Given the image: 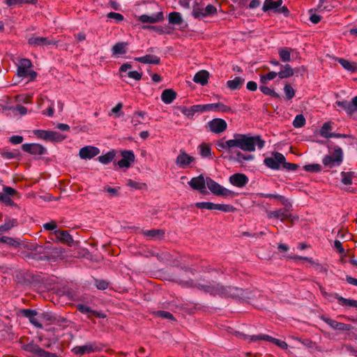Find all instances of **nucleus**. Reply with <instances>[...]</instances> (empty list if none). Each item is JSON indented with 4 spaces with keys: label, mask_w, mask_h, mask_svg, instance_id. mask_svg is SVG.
Listing matches in <instances>:
<instances>
[{
    "label": "nucleus",
    "mask_w": 357,
    "mask_h": 357,
    "mask_svg": "<svg viewBox=\"0 0 357 357\" xmlns=\"http://www.w3.org/2000/svg\"><path fill=\"white\" fill-rule=\"evenodd\" d=\"M245 82V79L240 77H236L234 79L227 82V87L231 90H236L240 89Z\"/></svg>",
    "instance_id": "c85d7f7f"
},
{
    "label": "nucleus",
    "mask_w": 357,
    "mask_h": 357,
    "mask_svg": "<svg viewBox=\"0 0 357 357\" xmlns=\"http://www.w3.org/2000/svg\"><path fill=\"white\" fill-rule=\"evenodd\" d=\"M154 314L156 317H161L162 319H169V320H174L172 314H171L169 312L160 310V311L155 312Z\"/></svg>",
    "instance_id": "603ef678"
},
{
    "label": "nucleus",
    "mask_w": 357,
    "mask_h": 357,
    "mask_svg": "<svg viewBox=\"0 0 357 357\" xmlns=\"http://www.w3.org/2000/svg\"><path fill=\"white\" fill-rule=\"evenodd\" d=\"M265 142L261 139L260 136H252L250 135L238 134L233 135V138L225 140L221 139L216 142V149L220 151H225L234 154L229 157L238 164H243L245 162L252 161L255 156L251 154H245L241 151L234 150L239 149L243 151L254 152L257 146L259 149L264 146Z\"/></svg>",
    "instance_id": "f257e3e1"
},
{
    "label": "nucleus",
    "mask_w": 357,
    "mask_h": 357,
    "mask_svg": "<svg viewBox=\"0 0 357 357\" xmlns=\"http://www.w3.org/2000/svg\"><path fill=\"white\" fill-rule=\"evenodd\" d=\"M32 67L31 61L28 59H22L19 61L17 65V75L20 77H29L31 80H33L37 73L31 70Z\"/></svg>",
    "instance_id": "20e7f679"
},
{
    "label": "nucleus",
    "mask_w": 357,
    "mask_h": 357,
    "mask_svg": "<svg viewBox=\"0 0 357 357\" xmlns=\"http://www.w3.org/2000/svg\"><path fill=\"white\" fill-rule=\"evenodd\" d=\"M23 349L30 353L33 357H41L43 349L34 343H29L23 346Z\"/></svg>",
    "instance_id": "b1692460"
},
{
    "label": "nucleus",
    "mask_w": 357,
    "mask_h": 357,
    "mask_svg": "<svg viewBox=\"0 0 357 357\" xmlns=\"http://www.w3.org/2000/svg\"><path fill=\"white\" fill-rule=\"evenodd\" d=\"M284 161L285 158L282 153H275L273 156L266 158L264 162L271 169H278Z\"/></svg>",
    "instance_id": "9d476101"
},
{
    "label": "nucleus",
    "mask_w": 357,
    "mask_h": 357,
    "mask_svg": "<svg viewBox=\"0 0 357 357\" xmlns=\"http://www.w3.org/2000/svg\"><path fill=\"white\" fill-rule=\"evenodd\" d=\"M100 153L98 148L93 146H86L80 149L79 156L84 160L91 159Z\"/></svg>",
    "instance_id": "ddd939ff"
},
{
    "label": "nucleus",
    "mask_w": 357,
    "mask_h": 357,
    "mask_svg": "<svg viewBox=\"0 0 357 357\" xmlns=\"http://www.w3.org/2000/svg\"><path fill=\"white\" fill-rule=\"evenodd\" d=\"M278 9L276 2L273 1V0H265L262 10L266 12L269 10H273L277 12V10Z\"/></svg>",
    "instance_id": "37998d69"
},
{
    "label": "nucleus",
    "mask_w": 357,
    "mask_h": 357,
    "mask_svg": "<svg viewBox=\"0 0 357 357\" xmlns=\"http://www.w3.org/2000/svg\"><path fill=\"white\" fill-rule=\"evenodd\" d=\"M342 150L339 147H336L332 154L326 155L323 158L322 162L324 166L332 168L336 166H339L342 162Z\"/></svg>",
    "instance_id": "423d86ee"
},
{
    "label": "nucleus",
    "mask_w": 357,
    "mask_h": 357,
    "mask_svg": "<svg viewBox=\"0 0 357 357\" xmlns=\"http://www.w3.org/2000/svg\"><path fill=\"white\" fill-rule=\"evenodd\" d=\"M116 152L114 150L110 151L107 152L106 154L103 155H100L98 157V161L104 165L109 163L115 157Z\"/></svg>",
    "instance_id": "c9c22d12"
},
{
    "label": "nucleus",
    "mask_w": 357,
    "mask_h": 357,
    "mask_svg": "<svg viewBox=\"0 0 357 357\" xmlns=\"http://www.w3.org/2000/svg\"><path fill=\"white\" fill-rule=\"evenodd\" d=\"M95 351V346L91 344H85L83 346L75 347L72 349V351L77 356H82L85 354H89Z\"/></svg>",
    "instance_id": "393cba45"
},
{
    "label": "nucleus",
    "mask_w": 357,
    "mask_h": 357,
    "mask_svg": "<svg viewBox=\"0 0 357 357\" xmlns=\"http://www.w3.org/2000/svg\"><path fill=\"white\" fill-rule=\"evenodd\" d=\"M354 172H344L341 173L342 179L341 181L344 185H350L352 183V178L354 177Z\"/></svg>",
    "instance_id": "c03bdc74"
},
{
    "label": "nucleus",
    "mask_w": 357,
    "mask_h": 357,
    "mask_svg": "<svg viewBox=\"0 0 357 357\" xmlns=\"http://www.w3.org/2000/svg\"><path fill=\"white\" fill-rule=\"evenodd\" d=\"M22 313L26 317L29 319V321L36 327L38 328H43L41 320H40V315L38 317H36L37 312L35 310H31L28 309L23 310Z\"/></svg>",
    "instance_id": "aec40b11"
},
{
    "label": "nucleus",
    "mask_w": 357,
    "mask_h": 357,
    "mask_svg": "<svg viewBox=\"0 0 357 357\" xmlns=\"http://www.w3.org/2000/svg\"><path fill=\"white\" fill-rule=\"evenodd\" d=\"M321 319L327 324L331 328L335 331H347L351 329V326L349 324L337 322L329 317L322 316L321 317Z\"/></svg>",
    "instance_id": "4468645a"
},
{
    "label": "nucleus",
    "mask_w": 357,
    "mask_h": 357,
    "mask_svg": "<svg viewBox=\"0 0 357 357\" xmlns=\"http://www.w3.org/2000/svg\"><path fill=\"white\" fill-rule=\"evenodd\" d=\"M22 150L32 155H43L46 153V149L39 144H24Z\"/></svg>",
    "instance_id": "2eb2a0df"
},
{
    "label": "nucleus",
    "mask_w": 357,
    "mask_h": 357,
    "mask_svg": "<svg viewBox=\"0 0 357 357\" xmlns=\"http://www.w3.org/2000/svg\"><path fill=\"white\" fill-rule=\"evenodd\" d=\"M17 225V221L15 220H11L6 222H5L3 225L0 226V231H6L10 230L11 228L14 227Z\"/></svg>",
    "instance_id": "09e8293b"
},
{
    "label": "nucleus",
    "mask_w": 357,
    "mask_h": 357,
    "mask_svg": "<svg viewBox=\"0 0 357 357\" xmlns=\"http://www.w3.org/2000/svg\"><path fill=\"white\" fill-rule=\"evenodd\" d=\"M284 91L287 99H291L295 96V91L289 84L284 86Z\"/></svg>",
    "instance_id": "6e6d98bb"
},
{
    "label": "nucleus",
    "mask_w": 357,
    "mask_h": 357,
    "mask_svg": "<svg viewBox=\"0 0 357 357\" xmlns=\"http://www.w3.org/2000/svg\"><path fill=\"white\" fill-rule=\"evenodd\" d=\"M128 76L135 80H140L142 77V73L137 71H128Z\"/></svg>",
    "instance_id": "052dcab7"
},
{
    "label": "nucleus",
    "mask_w": 357,
    "mask_h": 357,
    "mask_svg": "<svg viewBox=\"0 0 357 357\" xmlns=\"http://www.w3.org/2000/svg\"><path fill=\"white\" fill-rule=\"evenodd\" d=\"M207 109L208 111H213L215 112L228 113L233 112L231 107L224 105L222 102L207 104Z\"/></svg>",
    "instance_id": "5701e85b"
},
{
    "label": "nucleus",
    "mask_w": 357,
    "mask_h": 357,
    "mask_svg": "<svg viewBox=\"0 0 357 357\" xmlns=\"http://www.w3.org/2000/svg\"><path fill=\"white\" fill-rule=\"evenodd\" d=\"M77 309L79 312L84 314H87L89 316H92L93 310L91 309L89 306L84 305H78Z\"/></svg>",
    "instance_id": "13d9d810"
},
{
    "label": "nucleus",
    "mask_w": 357,
    "mask_h": 357,
    "mask_svg": "<svg viewBox=\"0 0 357 357\" xmlns=\"http://www.w3.org/2000/svg\"><path fill=\"white\" fill-rule=\"evenodd\" d=\"M33 133L37 137L50 142H61L65 139V136L58 132L44 130H35Z\"/></svg>",
    "instance_id": "6e6552de"
},
{
    "label": "nucleus",
    "mask_w": 357,
    "mask_h": 357,
    "mask_svg": "<svg viewBox=\"0 0 357 357\" xmlns=\"http://www.w3.org/2000/svg\"><path fill=\"white\" fill-rule=\"evenodd\" d=\"M336 104L343 108L348 114L350 115L352 114L353 112V107L354 105L351 104V102H349L347 100L343 101H337Z\"/></svg>",
    "instance_id": "58836bf2"
},
{
    "label": "nucleus",
    "mask_w": 357,
    "mask_h": 357,
    "mask_svg": "<svg viewBox=\"0 0 357 357\" xmlns=\"http://www.w3.org/2000/svg\"><path fill=\"white\" fill-rule=\"evenodd\" d=\"M123 158L118 162V165L121 168H128L135 161V155L132 151H123L121 152Z\"/></svg>",
    "instance_id": "dca6fc26"
},
{
    "label": "nucleus",
    "mask_w": 357,
    "mask_h": 357,
    "mask_svg": "<svg viewBox=\"0 0 357 357\" xmlns=\"http://www.w3.org/2000/svg\"><path fill=\"white\" fill-rule=\"evenodd\" d=\"M96 287L100 290H105L108 287V282L105 280H96Z\"/></svg>",
    "instance_id": "e2e57ef3"
},
{
    "label": "nucleus",
    "mask_w": 357,
    "mask_h": 357,
    "mask_svg": "<svg viewBox=\"0 0 357 357\" xmlns=\"http://www.w3.org/2000/svg\"><path fill=\"white\" fill-rule=\"evenodd\" d=\"M107 17L109 19H114L116 22H122L124 19L123 16L118 13L110 12L107 15Z\"/></svg>",
    "instance_id": "4d7b16f0"
},
{
    "label": "nucleus",
    "mask_w": 357,
    "mask_h": 357,
    "mask_svg": "<svg viewBox=\"0 0 357 357\" xmlns=\"http://www.w3.org/2000/svg\"><path fill=\"white\" fill-rule=\"evenodd\" d=\"M168 21L172 25H181L183 22L181 13L178 12L170 13L168 15Z\"/></svg>",
    "instance_id": "c756f323"
},
{
    "label": "nucleus",
    "mask_w": 357,
    "mask_h": 357,
    "mask_svg": "<svg viewBox=\"0 0 357 357\" xmlns=\"http://www.w3.org/2000/svg\"><path fill=\"white\" fill-rule=\"evenodd\" d=\"M188 185L193 189L199 191L202 193L206 192V187L215 195L222 196L223 197H233L235 193L222 186L210 177H206L201 174L197 177H193L188 182Z\"/></svg>",
    "instance_id": "7ed1b4c3"
},
{
    "label": "nucleus",
    "mask_w": 357,
    "mask_h": 357,
    "mask_svg": "<svg viewBox=\"0 0 357 357\" xmlns=\"http://www.w3.org/2000/svg\"><path fill=\"white\" fill-rule=\"evenodd\" d=\"M291 206L288 205L284 208H280L274 211H267V218L268 219H280L282 222L288 220L291 222L294 219H298L297 217H293V215L289 213V208Z\"/></svg>",
    "instance_id": "0eeeda50"
},
{
    "label": "nucleus",
    "mask_w": 357,
    "mask_h": 357,
    "mask_svg": "<svg viewBox=\"0 0 357 357\" xmlns=\"http://www.w3.org/2000/svg\"><path fill=\"white\" fill-rule=\"evenodd\" d=\"M190 275H195V271L189 268L181 275L179 278L180 283L189 286L196 287L200 289L204 290L205 292L209 293L212 295H218L224 298H247L245 292L243 289L232 287L225 286L220 283L213 282L209 284H202L195 282Z\"/></svg>",
    "instance_id": "f03ea898"
},
{
    "label": "nucleus",
    "mask_w": 357,
    "mask_h": 357,
    "mask_svg": "<svg viewBox=\"0 0 357 357\" xmlns=\"http://www.w3.org/2000/svg\"><path fill=\"white\" fill-rule=\"evenodd\" d=\"M209 130L215 134H220L225 131L227 128V122L222 119H213L207 123Z\"/></svg>",
    "instance_id": "f8f14e48"
},
{
    "label": "nucleus",
    "mask_w": 357,
    "mask_h": 357,
    "mask_svg": "<svg viewBox=\"0 0 357 357\" xmlns=\"http://www.w3.org/2000/svg\"><path fill=\"white\" fill-rule=\"evenodd\" d=\"M209 74L206 70H200L195 74L193 81L202 85H205L208 82Z\"/></svg>",
    "instance_id": "cd10ccee"
},
{
    "label": "nucleus",
    "mask_w": 357,
    "mask_h": 357,
    "mask_svg": "<svg viewBox=\"0 0 357 357\" xmlns=\"http://www.w3.org/2000/svg\"><path fill=\"white\" fill-rule=\"evenodd\" d=\"M264 197H266V198H275V199H278L280 202H281V203L284 206H287L288 205H289V206H291V204H290V202L286 199L282 195H274V194H266V195H263Z\"/></svg>",
    "instance_id": "a19ab883"
},
{
    "label": "nucleus",
    "mask_w": 357,
    "mask_h": 357,
    "mask_svg": "<svg viewBox=\"0 0 357 357\" xmlns=\"http://www.w3.org/2000/svg\"><path fill=\"white\" fill-rule=\"evenodd\" d=\"M23 141V137L20 135H13L10 138V142L13 144H21Z\"/></svg>",
    "instance_id": "338daca9"
},
{
    "label": "nucleus",
    "mask_w": 357,
    "mask_h": 357,
    "mask_svg": "<svg viewBox=\"0 0 357 357\" xmlns=\"http://www.w3.org/2000/svg\"><path fill=\"white\" fill-rule=\"evenodd\" d=\"M195 114L196 112H208L207 104L206 105H195L192 106Z\"/></svg>",
    "instance_id": "680f3d73"
},
{
    "label": "nucleus",
    "mask_w": 357,
    "mask_h": 357,
    "mask_svg": "<svg viewBox=\"0 0 357 357\" xmlns=\"http://www.w3.org/2000/svg\"><path fill=\"white\" fill-rule=\"evenodd\" d=\"M195 158L188 155L185 151L180 150L178 155L175 160L176 166L181 169L190 167L191 163L195 162Z\"/></svg>",
    "instance_id": "1a4fd4ad"
},
{
    "label": "nucleus",
    "mask_w": 357,
    "mask_h": 357,
    "mask_svg": "<svg viewBox=\"0 0 357 357\" xmlns=\"http://www.w3.org/2000/svg\"><path fill=\"white\" fill-rule=\"evenodd\" d=\"M338 61L340 64L348 71L354 72L357 70V66L354 62H350L348 60L344 59H339Z\"/></svg>",
    "instance_id": "f704fd0d"
},
{
    "label": "nucleus",
    "mask_w": 357,
    "mask_h": 357,
    "mask_svg": "<svg viewBox=\"0 0 357 357\" xmlns=\"http://www.w3.org/2000/svg\"><path fill=\"white\" fill-rule=\"evenodd\" d=\"M14 110L16 111L19 114L25 115L27 113V109L20 105H17Z\"/></svg>",
    "instance_id": "774afa93"
},
{
    "label": "nucleus",
    "mask_w": 357,
    "mask_h": 357,
    "mask_svg": "<svg viewBox=\"0 0 357 357\" xmlns=\"http://www.w3.org/2000/svg\"><path fill=\"white\" fill-rule=\"evenodd\" d=\"M135 60L139 61L142 63H149V64H159L160 63V58L155 55H145L141 57H136Z\"/></svg>",
    "instance_id": "a878e982"
},
{
    "label": "nucleus",
    "mask_w": 357,
    "mask_h": 357,
    "mask_svg": "<svg viewBox=\"0 0 357 357\" xmlns=\"http://www.w3.org/2000/svg\"><path fill=\"white\" fill-rule=\"evenodd\" d=\"M195 206L199 208H204L207 210H213L214 203L206 202H197L195 204Z\"/></svg>",
    "instance_id": "5fc2aeb1"
},
{
    "label": "nucleus",
    "mask_w": 357,
    "mask_h": 357,
    "mask_svg": "<svg viewBox=\"0 0 357 357\" xmlns=\"http://www.w3.org/2000/svg\"><path fill=\"white\" fill-rule=\"evenodd\" d=\"M197 6H193L192 14L199 20H203L207 17H212L217 13V8L213 5H208L205 8L198 6L197 0L195 1Z\"/></svg>",
    "instance_id": "39448f33"
},
{
    "label": "nucleus",
    "mask_w": 357,
    "mask_h": 357,
    "mask_svg": "<svg viewBox=\"0 0 357 357\" xmlns=\"http://www.w3.org/2000/svg\"><path fill=\"white\" fill-rule=\"evenodd\" d=\"M0 241L11 245H15L17 244V243L14 239L7 236H3L0 238Z\"/></svg>",
    "instance_id": "0e129e2a"
},
{
    "label": "nucleus",
    "mask_w": 357,
    "mask_h": 357,
    "mask_svg": "<svg viewBox=\"0 0 357 357\" xmlns=\"http://www.w3.org/2000/svg\"><path fill=\"white\" fill-rule=\"evenodd\" d=\"M36 0H5L4 3L8 6H21L24 3H36Z\"/></svg>",
    "instance_id": "4c0bfd02"
},
{
    "label": "nucleus",
    "mask_w": 357,
    "mask_h": 357,
    "mask_svg": "<svg viewBox=\"0 0 357 357\" xmlns=\"http://www.w3.org/2000/svg\"><path fill=\"white\" fill-rule=\"evenodd\" d=\"M259 89L263 93H264L266 95H268V96H271L272 97H275V98L279 97V95L275 91H274L273 89H270L268 86H261L259 87Z\"/></svg>",
    "instance_id": "3c124183"
},
{
    "label": "nucleus",
    "mask_w": 357,
    "mask_h": 357,
    "mask_svg": "<svg viewBox=\"0 0 357 357\" xmlns=\"http://www.w3.org/2000/svg\"><path fill=\"white\" fill-rule=\"evenodd\" d=\"M235 209L236 208L230 204H214L213 207V210H218L223 212H233Z\"/></svg>",
    "instance_id": "ea45409f"
},
{
    "label": "nucleus",
    "mask_w": 357,
    "mask_h": 357,
    "mask_svg": "<svg viewBox=\"0 0 357 357\" xmlns=\"http://www.w3.org/2000/svg\"><path fill=\"white\" fill-rule=\"evenodd\" d=\"M277 75H278V73L273 71L270 72L268 74L260 77V82L263 84H266L268 81L275 79Z\"/></svg>",
    "instance_id": "de8ad7c7"
},
{
    "label": "nucleus",
    "mask_w": 357,
    "mask_h": 357,
    "mask_svg": "<svg viewBox=\"0 0 357 357\" xmlns=\"http://www.w3.org/2000/svg\"><path fill=\"white\" fill-rule=\"evenodd\" d=\"M291 48H280L278 50L280 58L283 62H288L291 61Z\"/></svg>",
    "instance_id": "72a5a7b5"
},
{
    "label": "nucleus",
    "mask_w": 357,
    "mask_h": 357,
    "mask_svg": "<svg viewBox=\"0 0 357 357\" xmlns=\"http://www.w3.org/2000/svg\"><path fill=\"white\" fill-rule=\"evenodd\" d=\"M305 124V119L303 114H298L296 116L293 126L294 128H302Z\"/></svg>",
    "instance_id": "49530a36"
},
{
    "label": "nucleus",
    "mask_w": 357,
    "mask_h": 357,
    "mask_svg": "<svg viewBox=\"0 0 357 357\" xmlns=\"http://www.w3.org/2000/svg\"><path fill=\"white\" fill-rule=\"evenodd\" d=\"M177 109H178L182 114L186 116L188 118H192L195 114V112L192 106L190 107H187L185 106H178Z\"/></svg>",
    "instance_id": "a18cd8bd"
},
{
    "label": "nucleus",
    "mask_w": 357,
    "mask_h": 357,
    "mask_svg": "<svg viewBox=\"0 0 357 357\" xmlns=\"http://www.w3.org/2000/svg\"><path fill=\"white\" fill-rule=\"evenodd\" d=\"M142 234L150 241H160L165 237V231L162 229L144 230Z\"/></svg>",
    "instance_id": "a211bd4d"
},
{
    "label": "nucleus",
    "mask_w": 357,
    "mask_h": 357,
    "mask_svg": "<svg viewBox=\"0 0 357 357\" xmlns=\"http://www.w3.org/2000/svg\"><path fill=\"white\" fill-rule=\"evenodd\" d=\"M54 234L56 238V242H62L68 246L73 245L74 241L68 231L64 230H55Z\"/></svg>",
    "instance_id": "f3484780"
},
{
    "label": "nucleus",
    "mask_w": 357,
    "mask_h": 357,
    "mask_svg": "<svg viewBox=\"0 0 357 357\" xmlns=\"http://www.w3.org/2000/svg\"><path fill=\"white\" fill-rule=\"evenodd\" d=\"M294 73V69L289 64L282 66L281 70L278 73L280 79H285L291 77Z\"/></svg>",
    "instance_id": "7c9ffc66"
},
{
    "label": "nucleus",
    "mask_w": 357,
    "mask_h": 357,
    "mask_svg": "<svg viewBox=\"0 0 357 357\" xmlns=\"http://www.w3.org/2000/svg\"><path fill=\"white\" fill-rule=\"evenodd\" d=\"M332 130V124L331 122H326L320 130V135L325 138L332 137V133L330 131Z\"/></svg>",
    "instance_id": "e433bc0d"
},
{
    "label": "nucleus",
    "mask_w": 357,
    "mask_h": 357,
    "mask_svg": "<svg viewBox=\"0 0 357 357\" xmlns=\"http://www.w3.org/2000/svg\"><path fill=\"white\" fill-rule=\"evenodd\" d=\"M330 296H334V298L337 299L340 305L353 307L354 300L344 298L337 294H333V295H330Z\"/></svg>",
    "instance_id": "79ce46f5"
},
{
    "label": "nucleus",
    "mask_w": 357,
    "mask_h": 357,
    "mask_svg": "<svg viewBox=\"0 0 357 357\" xmlns=\"http://www.w3.org/2000/svg\"><path fill=\"white\" fill-rule=\"evenodd\" d=\"M200 154L202 157L206 158L211 155V149L205 144L199 146Z\"/></svg>",
    "instance_id": "8fccbe9b"
},
{
    "label": "nucleus",
    "mask_w": 357,
    "mask_h": 357,
    "mask_svg": "<svg viewBox=\"0 0 357 357\" xmlns=\"http://www.w3.org/2000/svg\"><path fill=\"white\" fill-rule=\"evenodd\" d=\"M56 42L49 37L33 36L28 39V44L32 47H45L56 45Z\"/></svg>",
    "instance_id": "9b49d317"
},
{
    "label": "nucleus",
    "mask_w": 357,
    "mask_h": 357,
    "mask_svg": "<svg viewBox=\"0 0 357 357\" xmlns=\"http://www.w3.org/2000/svg\"><path fill=\"white\" fill-rule=\"evenodd\" d=\"M15 193L16 191L15 189L8 186H4L3 192H0V202L6 204H10L12 202L10 196H13Z\"/></svg>",
    "instance_id": "4be33fe9"
},
{
    "label": "nucleus",
    "mask_w": 357,
    "mask_h": 357,
    "mask_svg": "<svg viewBox=\"0 0 357 357\" xmlns=\"http://www.w3.org/2000/svg\"><path fill=\"white\" fill-rule=\"evenodd\" d=\"M127 185L135 190H141L143 188V187H146V184L140 183L131 179L128 180Z\"/></svg>",
    "instance_id": "864d4df0"
},
{
    "label": "nucleus",
    "mask_w": 357,
    "mask_h": 357,
    "mask_svg": "<svg viewBox=\"0 0 357 357\" xmlns=\"http://www.w3.org/2000/svg\"><path fill=\"white\" fill-rule=\"evenodd\" d=\"M238 335H242L244 337L245 340L249 339L250 341H257V340H266L268 342H273L274 338L271 337L268 335H252V336H248L245 335H242L240 333H238Z\"/></svg>",
    "instance_id": "2f4dec72"
},
{
    "label": "nucleus",
    "mask_w": 357,
    "mask_h": 357,
    "mask_svg": "<svg viewBox=\"0 0 357 357\" xmlns=\"http://www.w3.org/2000/svg\"><path fill=\"white\" fill-rule=\"evenodd\" d=\"M54 112V103L50 102V105L46 111L43 112V114L47 115L48 116H52Z\"/></svg>",
    "instance_id": "69168bd1"
},
{
    "label": "nucleus",
    "mask_w": 357,
    "mask_h": 357,
    "mask_svg": "<svg viewBox=\"0 0 357 357\" xmlns=\"http://www.w3.org/2000/svg\"><path fill=\"white\" fill-rule=\"evenodd\" d=\"M127 43H118L115 44L112 49V53L114 55L123 54L126 53Z\"/></svg>",
    "instance_id": "473e14b6"
},
{
    "label": "nucleus",
    "mask_w": 357,
    "mask_h": 357,
    "mask_svg": "<svg viewBox=\"0 0 357 357\" xmlns=\"http://www.w3.org/2000/svg\"><path fill=\"white\" fill-rule=\"evenodd\" d=\"M229 182L234 186L243 188L248 183V178L243 174H234L229 177Z\"/></svg>",
    "instance_id": "6ab92c4d"
},
{
    "label": "nucleus",
    "mask_w": 357,
    "mask_h": 357,
    "mask_svg": "<svg viewBox=\"0 0 357 357\" xmlns=\"http://www.w3.org/2000/svg\"><path fill=\"white\" fill-rule=\"evenodd\" d=\"M304 168L307 172H319L321 170V165L319 164L307 165Z\"/></svg>",
    "instance_id": "bf43d9fd"
},
{
    "label": "nucleus",
    "mask_w": 357,
    "mask_h": 357,
    "mask_svg": "<svg viewBox=\"0 0 357 357\" xmlns=\"http://www.w3.org/2000/svg\"><path fill=\"white\" fill-rule=\"evenodd\" d=\"M164 19L163 13L159 12L155 15L149 16L147 15H142L138 17V20L143 23H156L162 21Z\"/></svg>",
    "instance_id": "412c9836"
},
{
    "label": "nucleus",
    "mask_w": 357,
    "mask_h": 357,
    "mask_svg": "<svg viewBox=\"0 0 357 357\" xmlns=\"http://www.w3.org/2000/svg\"><path fill=\"white\" fill-rule=\"evenodd\" d=\"M176 98V93L172 89H165L161 94V99L165 104L172 103Z\"/></svg>",
    "instance_id": "bb28decb"
}]
</instances>
